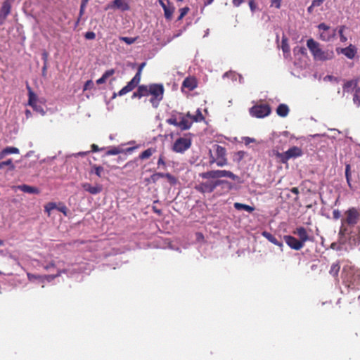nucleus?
Wrapping results in <instances>:
<instances>
[{
  "mask_svg": "<svg viewBox=\"0 0 360 360\" xmlns=\"http://www.w3.org/2000/svg\"><path fill=\"white\" fill-rule=\"evenodd\" d=\"M359 87L358 86V80L357 79H352L349 80L347 82L345 83L343 86V91L349 92L351 89H355Z\"/></svg>",
  "mask_w": 360,
  "mask_h": 360,
  "instance_id": "26",
  "label": "nucleus"
},
{
  "mask_svg": "<svg viewBox=\"0 0 360 360\" xmlns=\"http://www.w3.org/2000/svg\"><path fill=\"white\" fill-rule=\"evenodd\" d=\"M318 28L322 32L329 31L330 27L326 25L325 23H321L319 25Z\"/></svg>",
  "mask_w": 360,
  "mask_h": 360,
  "instance_id": "52",
  "label": "nucleus"
},
{
  "mask_svg": "<svg viewBox=\"0 0 360 360\" xmlns=\"http://www.w3.org/2000/svg\"><path fill=\"white\" fill-rule=\"evenodd\" d=\"M19 153H20V150L18 148L12 147V146L6 147L0 152V160L3 159L7 155L18 154Z\"/></svg>",
  "mask_w": 360,
  "mask_h": 360,
  "instance_id": "19",
  "label": "nucleus"
},
{
  "mask_svg": "<svg viewBox=\"0 0 360 360\" xmlns=\"http://www.w3.org/2000/svg\"><path fill=\"white\" fill-rule=\"evenodd\" d=\"M233 206L234 208L237 210H245L250 213L252 212L255 210L254 207L240 202H235Z\"/></svg>",
  "mask_w": 360,
  "mask_h": 360,
  "instance_id": "25",
  "label": "nucleus"
},
{
  "mask_svg": "<svg viewBox=\"0 0 360 360\" xmlns=\"http://www.w3.org/2000/svg\"><path fill=\"white\" fill-rule=\"evenodd\" d=\"M82 187L84 189V191L89 192L92 195L98 194L103 191V186L99 184L91 186L89 183H84L82 184Z\"/></svg>",
  "mask_w": 360,
  "mask_h": 360,
  "instance_id": "16",
  "label": "nucleus"
},
{
  "mask_svg": "<svg viewBox=\"0 0 360 360\" xmlns=\"http://www.w3.org/2000/svg\"><path fill=\"white\" fill-rule=\"evenodd\" d=\"M325 0H314L312 1V6L314 7H318L322 5V4L324 2Z\"/></svg>",
  "mask_w": 360,
  "mask_h": 360,
  "instance_id": "53",
  "label": "nucleus"
},
{
  "mask_svg": "<svg viewBox=\"0 0 360 360\" xmlns=\"http://www.w3.org/2000/svg\"><path fill=\"white\" fill-rule=\"evenodd\" d=\"M57 205L55 202H50L44 205V211L47 213L48 216L51 215V210L56 209Z\"/></svg>",
  "mask_w": 360,
  "mask_h": 360,
  "instance_id": "33",
  "label": "nucleus"
},
{
  "mask_svg": "<svg viewBox=\"0 0 360 360\" xmlns=\"http://www.w3.org/2000/svg\"><path fill=\"white\" fill-rule=\"evenodd\" d=\"M191 146V140L187 138H179L173 144L172 150L176 153H182Z\"/></svg>",
  "mask_w": 360,
  "mask_h": 360,
  "instance_id": "10",
  "label": "nucleus"
},
{
  "mask_svg": "<svg viewBox=\"0 0 360 360\" xmlns=\"http://www.w3.org/2000/svg\"><path fill=\"white\" fill-rule=\"evenodd\" d=\"M56 210L62 212L65 216L68 215V209L63 203L60 202L58 205H57Z\"/></svg>",
  "mask_w": 360,
  "mask_h": 360,
  "instance_id": "37",
  "label": "nucleus"
},
{
  "mask_svg": "<svg viewBox=\"0 0 360 360\" xmlns=\"http://www.w3.org/2000/svg\"><path fill=\"white\" fill-rule=\"evenodd\" d=\"M345 28H346V27L344 26V25L340 26V28H339L338 32H339V34H340V41L342 42H345L347 40V38L343 34V32H344Z\"/></svg>",
  "mask_w": 360,
  "mask_h": 360,
  "instance_id": "39",
  "label": "nucleus"
},
{
  "mask_svg": "<svg viewBox=\"0 0 360 360\" xmlns=\"http://www.w3.org/2000/svg\"><path fill=\"white\" fill-rule=\"evenodd\" d=\"M3 168L5 166H9V169L11 170H13L15 169V165L13 163L12 159H8L6 161L1 162Z\"/></svg>",
  "mask_w": 360,
  "mask_h": 360,
  "instance_id": "40",
  "label": "nucleus"
},
{
  "mask_svg": "<svg viewBox=\"0 0 360 360\" xmlns=\"http://www.w3.org/2000/svg\"><path fill=\"white\" fill-rule=\"evenodd\" d=\"M340 269V266L338 263H333L329 271V273L333 277H337Z\"/></svg>",
  "mask_w": 360,
  "mask_h": 360,
  "instance_id": "30",
  "label": "nucleus"
},
{
  "mask_svg": "<svg viewBox=\"0 0 360 360\" xmlns=\"http://www.w3.org/2000/svg\"><path fill=\"white\" fill-rule=\"evenodd\" d=\"M18 188L24 193L39 194V191L37 188L29 185L23 184L18 186Z\"/></svg>",
  "mask_w": 360,
  "mask_h": 360,
  "instance_id": "20",
  "label": "nucleus"
},
{
  "mask_svg": "<svg viewBox=\"0 0 360 360\" xmlns=\"http://www.w3.org/2000/svg\"><path fill=\"white\" fill-rule=\"evenodd\" d=\"M167 122L169 124L174 125L177 127L179 126V122L177 121V119L176 117H171V118L167 120Z\"/></svg>",
  "mask_w": 360,
  "mask_h": 360,
  "instance_id": "49",
  "label": "nucleus"
},
{
  "mask_svg": "<svg viewBox=\"0 0 360 360\" xmlns=\"http://www.w3.org/2000/svg\"><path fill=\"white\" fill-rule=\"evenodd\" d=\"M48 53L46 51H44L43 53H42V59L44 60V64L47 65V61H48Z\"/></svg>",
  "mask_w": 360,
  "mask_h": 360,
  "instance_id": "57",
  "label": "nucleus"
},
{
  "mask_svg": "<svg viewBox=\"0 0 360 360\" xmlns=\"http://www.w3.org/2000/svg\"><path fill=\"white\" fill-rule=\"evenodd\" d=\"M281 49L284 53L285 57H288L290 54V46L288 43L287 39H283L281 41Z\"/></svg>",
  "mask_w": 360,
  "mask_h": 360,
  "instance_id": "29",
  "label": "nucleus"
},
{
  "mask_svg": "<svg viewBox=\"0 0 360 360\" xmlns=\"http://www.w3.org/2000/svg\"><path fill=\"white\" fill-rule=\"evenodd\" d=\"M104 171V169L103 167L97 165H93L91 166V173L94 172L96 176L98 177L102 176V174Z\"/></svg>",
  "mask_w": 360,
  "mask_h": 360,
  "instance_id": "31",
  "label": "nucleus"
},
{
  "mask_svg": "<svg viewBox=\"0 0 360 360\" xmlns=\"http://www.w3.org/2000/svg\"><path fill=\"white\" fill-rule=\"evenodd\" d=\"M11 10V3L6 0L4 1L2 6L0 9V25H3L8 15L10 14Z\"/></svg>",
  "mask_w": 360,
  "mask_h": 360,
  "instance_id": "13",
  "label": "nucleus"
},
{
  "mask_svg": "<svg viewBox=\"0 0 360 360\" xmlns=\"http://www.w3.org/2000/svg\"><path fill=\"white\" fill-rule=\"evenodd\" d=\"M188 11H189L188 7H184V8H182L180 9V13L184 15H186L188 13Z\"/></svg>",
  "mask_w": 360,
  "mask_h": 360,
  "instance_id": "59",
  "label": "nucleus"
},
{
  "mask_svg": "<svg viewBox=\"0 0 360 360\" xmlns=\"http://www.w3.org/2000/svg\"><path fill=\"white\" fill-rule=\"evenodd\" d=\"M158 177L156 175V173L153 174V175L150 176V179L151 181L153 182V183H155L157 182V181L158 180Z\"/></svg>",
  "mask_w": 360,
  "mask_h": 360,
  "instance_id": "63",
  "label": "nucleus"
},
{
  "mask_svg": "<svg viewBox=\"0 0 360 360\" xmlns=\"http://www.w3.org/2000/svg\"><path fill=\"white\" fill-rule=\"evenodd\" d=\"M139 158H134L133 160L127 162L124 167L127 169H129L130 170H134L137 168L139 165Z\"/></svg>",
  "mask_w": 360,
  "mask_h": 360,
  "instance_id": "28",
  "label": "nucleus"
},
{
  "mask_svg": "<svg viewBox=\"0 0 360 360\" xmlns=\"http://www.w3.org/2000/svg\"><path fill=\"white\" fill-rule=\"evenodd\" d=\"M108 8H117L122 11L129 10L130 7L127 2L124 0H114L111 5L108 6Z\"/></svg>",
  "mask_w": 360,
  "mask_h": 360,
  "instance_id": "17",
  "label": "nucleus"
},
{
  "mask_svg": "<svg viewBox=\"0 0 360 360\" xmlns=\"http://www.w3.org/2000/svg\"><path fill=\"white\" fill-rule=\"evenodd\" d=\"M199 176L203 179H219L223 177H228L233 181H239L238 176L229 170H210L199 174Z\"/></svg>",
  "mask_w": 360,
  "mask_h": 360,
  "instance_id": "5",
  "label": "nucleus"
},
{
  "mask_svg": "<svg viewBox=\"0 0 360 360\" xmlns=\"http://www.w3.org/2000/svg\"><path fill=\"white\" fill-rule=\"evenodd\" d=\"M348 226L347 224H343L341 221V226L339 231V235L340 236H346L350 234L351 231L348 229Z\"/></svg>",
  "mask_w": 360,
  "mask_h": 360,
  "instance_id": "34",
  "label": "nucleus"
},
{
  "mask_svg": "<svg viewBox=\"0 0 360 360\" xmlns=\"http://www.w3.org/2000/svg\"><path fill=\"white\" fill-rule=\"evenodd\" d=\"M345 217L342 219L343 224L354 226L360 219V213L356 207H350L344 213Z\"/></svg>",
  "mask_w": 360,
  "mask_h": 360,
  "instance_id": "7",
  "label": "nucleus"
},
{
  "mask_svg": "<svg viewBox=\"0 0 360 360\" xmlns=\"http://www.w3.org/2000/svg\"><path fill=\"white\" fill-rule=\"evenodd\" d=\"M91 148L92 152H98V151L102 150L103 149V148H99L98 146L94 143L91 146Z\"/></svg>",
  "mask_w": 360,
  "mask_h": 360,
  "instance_id": "56",
  "label": "nucleus"
},
{
  "mask_svg": "<svg viewBox=\"0 0 360 360\" xmlns=\"http://www.w3.org/2000/svg\"><path fill=\"white\" fill-rule=\"evenodd\" d=\"M115 72V70L114 69H110L104 72V74L102 75L105 79H108L110 76L113 75Z\"/></svg>",
  "mask_w": 360,
  "mask_h": 360,
  "instance_id": "46",
  "label": "nucleus"
},
{
  "mask_svg": "<svg viewBox=\"0 0 360 360\" xmlns=\"http://www.w3.org/2000/svg\"><path fill=\"white\" fill-rule=\"evenodd\" d=\"M307 45L316 60L324 61L334 58V52L332 49H321L320 44L313 39H308Z\"/></svg>",
  "mask_w": 360,
  "mask_h": 360,
  "instance_id": "2",
  "label": "nucleus"
},
{
  "mask_svg": "<svg viewBox=\"0 0 360 360\" xmlns=\"http://www.w3.org/2000/svg\"><path fill=\"white\" fill-rule=\"evenodd\" d=\"M137 90L131 96L132 98H141L150 96L149 100L153 107L157 108L163 99L165 88L162 84H150L137 86Z\"/></svg>",
  "mask_w": 360,
  "mask_h": 360,
  "instance_id": "1",
  "label": "nucleus"
},
{
  "mask_svg": "<svg viewBox=\"0 0 360 360\" xmlns=\"http://www.w3.org/2000/svg\"><path fill=\"white\" fill-rule=\"evenodd\" d=\"M282 0H271V6H274L279 9L281 6Z\"/></svg>",
  "mask_w": 360,
  "mask_h": 360,
  "instance_id": "50",
  "label": "nucleus"
},
{
  "mask_svg": "<svg viewBox=\"0 0 360 360\" xmlns=\"http://www.w3.org/2000/svg\"><path fill=\"white\" fill-rule=\"evenodd\" d=\"M289 108L286 104H280L277 109H276V113L278 116L285 117H286L289 113Z\"/></svg>",
  "mask_w": 360,
  "mask_h": 360,
  "instance_id": "24",
  "label": "nucleus"
},
{
  "mask_svg": "<svg viewBox=\"0 0 360 360\" xmlns=\"http://www.w3.org/2000/svg\"><path fill=\"white\" fill-rule=\"evenodd\" d=\"M353 102L357 106H360V87H357L355 89L353 96Z\"/></svg>",
  "mask_w": 360,
  "mask_h": 360,
  "instance_id": "32",
  "label": "nucleus"
},
{
  "mask_svg": "<svg viewBox=\"0 0 360 360\" xmlns=\"http://www.w3.org/2000/svg\"><path fill=\"white\" fill-rule=\"evenodd\" d=\"M32 108H33V110L34 111H36L37 112L40 113L42 115H44L45 113H46V112L44 110L43 107L41 105H40L36 104L35 105L32 106Z\"/></svg>",
  "mask_w": 360,
  "mask_h": 360,
  "instance_id": "42",
  "label": "nucleus"
},
{
  "mask_svg": "<svg viewBox=\"0 0 360 360\" xmlns=\"http://www.w3.org/2000/svg\"><path fill=\"white\" fill-rule=\"evenodd\" d=\"M249 6L250 10L254 12L257 8V5L255 2V0H249Z\"/></svg>",
  "mask_w": 360,
  "mask_h": 360,
  "instance_id": "54",
  "label": "nucleus"
},
{
  "mask_svg": "<svg viewBox=\"0 0 360 360\" xmlns=\"http://www.w3.org/2000/svg\"><path fill=\"white\" fill-rule=\"evenodd\" d=\"M198 86V82L195 77H188L184 79L181 89H187L188 91H193Z\"/></svg>",
  "mask_w": 360,
  "mask_h": 360,
  "instance_id": "15",
  "label": "nucleus"
},
{
  "mask_svg": "<svg viewBox=\"0 0 360 360\" xmlns=\"http://www.w3.org/2000/svg\"><path fill=\"white\" fill-rule=\"evenodd\" d=\"M243 1L244 0H233L232 3L234 6L238 7L243 2Z\"/></svg>",
  "mask_w": 360,
  "mask_h": 360,
  "instance_id": "58",
  "label": "nucleus"
},
{
  "mask_svg": "<svg viewBox=\"0 0 360 360\" xmlns=\"http://www.w3.org/2000/svg\"><path fill=\"white\" fill-rule=\"evenodd\" d=\"M204 120V117L201 112V111L198 109L196 111V115H193V122H200Z\"/></svg>",
  "mask_w": 360,
  "mask_h": 360,
  "instance_id": "38",
  "label": "nucleus"
},
{
  "mask_svg": "<svg viewBox=\"0 0 360 360\" xmlns=\"http://www.w3.org/2000/svg\"><path fill=\"white\" fill-rule=\"evenodd\" d=\"M283 238L286 244L291 249H293L295 250H300L304 246L302 241H300L299 239H297L294 236H284Z\"/></svg>",
  "mask_w": 360,
  "mask_h": 360,
  "instance_id": "12",
  "label": "nucleus"
},
{
  "mask_svg": "<svg viewBox=\"0 0 360 360\" xmlns=\"http://www.w3.org/2000/svg\"><path fill=\"white\" fill-rule=\"evenodd\" d=\"M229 182L226 180H210L205 182H200L198 184H196L194 188L199 193L205 194V193H212L215 188L221 186L222 184H228Z\"/></svg>",
  "mask_w": 360,
  "mask_h": 360,
  "instance_id": "6",
  "label": "nucleus"
},
{
  "mask_svg": "<svg viewBox=\"0 0 360 360\" xmlns=\"http://www.w3.org/2000/svg\"><path fill=\"white\" fill-rule=\"evenodd\" d=\"M158 167L162 166L163 168L166 167V163L165 161V158L162 155H160L158 160Z\"/></svg>",
  "mask_w": 360,
  "mask_h": 360,
  "instance_id": "48",
  "label": "nucleus"
},
{
  "mask_svg": "<svg viewBox=\"0 0 360 360\" xmlns=\"http://www.w3.org/2000/svg\"><path fill=\"white\" fill-rule=\"evenodd\" d=\"M94 84L92 82V80H87L84 84L83 90L86 91L88 89H92L94 87Z\"/></svg>",
  "mask_w": 360,
  "mask_h": 360,
  "instance_id": "44",
  "label": "nucleus"
},
{
  "mask_svg": "<svg viewBox=\"0 0 360 360\" xmlns=\"http://www.w3.org/2000/svg\"><path fill=\"white\" fill-rule=\"evenodd\" d=\"M262 235L267 239L269 242L271 243L282 248L283 247V243L280 240H278L274 235H272L271 233L268 231H263L262 233Z\"/></svg>",
  "mask_w": 360,
  "mask_h": 360,
  "instance_id": "18",
  "label": "nucleus"
},
{
  "mask_svg": "<svg viewBox=\"0 0 360 360\" xmlns=\"http://www.w3.org/2000/svg\"><path fill=\"white\" fill-rule=\"evenodd\" d=\"M165 178L172 186L176 185L178 182V179L169 173H166Z\"/></svg>",
  "mask_w": 360,
  "mask_h": 360,
  "instance_id": "36",
  "label": "nucleus"
},
{
  "mask_svg": "<svg viewBox=\"0 0 360 360\" xmlns=\"http://www.w3.org/2000/svg\"><path fill=\"white\" fill-rule=\"evenodd\" d=\"M349 170H350V165H346V168H345V176H346L347 181L349 186H350V172H349Z\"/></svg>",
  "mask_w": 360,
  "mask_h": 360,
  "instance_id": "43",
  "label": "nucleus"
},
{
  "mask_svg": "<svg viewBox=\"0 0 360 360\" xmlns=\"http://www.w3.org/2000/svg\"><path fill=\"white\" fill-rule=\"evenodd\" d=\"M120 153V150L117 148H113L106 152L107 155H117Z\"/></svg>",
  "mask_w": 360,
  "mask_h": 360,
  "instance_id": "45",
  "label": "nucleus"
},
{
  "mask_svg": "<svg viewBox=\"0 0 360 360\" xmlns=\"http://www.w3.org/2000/svg\"><path fill=\"white\" fill-rule=\"evenodd\" d=\"M25 117L27 119H29L32 117V112L30 110L26 109L25 111Z\"/></svg>",
  "mask_w": 360,
  "mask_h": 360,
  "instance_id": "64",
  "label": "nucleus"
},
{
  "mask_svg": "<svg viewBox=\"0 0 360 360\" xmlns=\"http://www.w3.org/2000/svg\"><path fill=\"white\" fill-rule=\"evenodd\" d=\"M294 51L302 55L306 54V49L303 46H297L294 49Z\"/></svg>",
  "mask_w": 360,
  "mask_h": 360,
  "instance_id": "47",
  "label": "nucleus"
},
{
  "mask_svg": "<svg viewBox=\"0 0 360 360\" xmlns=\"http://www.w3.org/2000/svg\"><path fill=\"white\" fill-rule=\"evenodd\" d=\"M86 6V4H84L83 2L81 3L80 10H79V15H82L84 13V11Z\"/></svg>",
  "mask_w": 360,
  "mask_h": 360,
  "instance_id": "61",
  "label": "nucleus"
},
{
  "mask_svg": "<svg viewBox=\"0 0 360 360\" xmlns=\"http://www.w3.org/2000/svg\"><path fill=\"white\" fill-rule=\"evenodd\" d=\"M333 217L335 219H338L341 217V213L338 210H335L333 212Z\"/></svg>",
  "mask_w": 360,
  "mask_h": 360,
  "instance_id": "55",
  "label": "nucleus"
},
{
  "mask_svg": "<svg viewBox=\"0 0 360 360\" xmlns=\"http://www.w3.org/2000/svg\"><path fill=\"white\" fill-rule=\"evenodd\" d=\"M249 112L250 115L252 117L257 118H263L268 116L271 113V109L268 104H259L255 105L250 108Z\"/></svg>",
  "mask_w": 360,
  "mask_h": 360,
  "instance_id": "8",
  "label": "nucleus"
},
{
  "mask_svg": "<svg viewBox=\"0 0 360 360\" xmlns=\"http://www.w3.org/2000/svg\"><path fill=\"white\" fill-rule=\"evenodd\" d=\"M336 51L338 53L344 54L349 59H353L356 54V49L352 44L346 48L337 49Z\"/></svg>",
  "mask_w": 360,
  "mask_h": 360,
  "instance_id": "14",
  "label": "nucleus"
},
{
  "mask_svg": "<svg viewBox=\"0 0 360 360\" xmlns=\"http://www.w3.org/2000/svg\"><path fill=\"white\" fill-rule=\"evenodd\" d=\"M335 29L333 30L329 29V31H324L321 32L320 39L323 41H328L335 36Z\"/></svg>",
  "mask_w": 360,
  "mask_h": 360,
  "instance_id": "21",
  "label": "nucleus"
},
{
  "mask_svg": "<svg viewBox=\"0 0 360 360\" xmlns=\"http://www.w3.org/2000/svg\"><path fill=\"white\" fill-rule=\"evenodd\" d=\"M193 121L187 119L186 117H182L181 120L179 122L178 127L181 130H187L192 126Z\"/></svg>",
  "mask_w": 360,
  "mask_h": 360,
  "instance_id": "22",
  "label": "nucleus"
},
{
  "mask_svg": "<svg viewBox=\"0 0 360 360\" xmlns=\"http://www.w3.org/2000/svg\"><path fill=\"white\" fill-rule=\"evenodd\" d=\"M105 81H106V79H105V78L102 76L101 78H99V79H98L96 80V84H102L105 83Z\"/></svg>",
  "mask_w": 360,
  "mask_h": 360,
  "instance_id": "62",
  "label": "nucleus"
},
{
  "mask_svg": "<svg viewBox=\"0 0 360 360\" xmlns=\"http://www.w3.org/2000/svg\"><path fill=\"white\" fill-rule=\"evenodd\" d=\"M293 233L299 237V240L302 241L304 245L306 242H312L314 240V237L312 235L310 236L304 227H298L295 229V231H294Z\"/></svg>",
  "mask_w": 360,
  "mask_h": 360,
  "instance_id": "11",
  "label": "nucleus"
},
{
  "mask_svg": "<svg viewBox=\"0 0 360 360\" xmlns=\"http://www.w3.org/2000/svg\"><path fill=\"white\" fill-rule=\"evenodd\" d=\"M84 37L86 39H94L96 38V34L94 32H87L85 33Z\"/></svg>",
  "mask_w": 360,
  "mask_h": 360,
  "instance_id": "51",
  "label": "nucleus"
},
{
  "mask_svg": "<svg viewBox=\"0 0 360 360\" xmlns=\"http://www.w3.org/2000/svg\"><path fill=\"white\" fill-rule=\"evenodd\" d=\"M146 63L143 62L141 63L139 66L137 72L134 75V77L124 86L122 89H120L117 94L114 93L112 98H115L117 96H122L131 91H132L141 82V72L143 68L145 67Z\"/></svg>",
  "mask_w": 360,
  "mask_h": 360,
  "instance_id": "4",
  "label": "nucleus"
},
{
  "mask_svg": "<svg viewBox=\"0 0 360 360\" xmlns=\"http://www.w3.org/2000/svg\"><path fill=\"white\" fill-rule=\"evenodd\" d=\"M155 152V148H149L146 150L143 151L137 158H139V160L148 159Z\"/></svg>",
  "mask_w": 360,
  "mask_h": 360,
  "instance_id": "27",
  "label": "nucleus"
},
{
  "mask_svg": "<svg viewBox=\"0 0 360 360\" xmlns=\"http://www.w3.org/2000/svg\"><path fill=\"white\" fill-rule=\"evenodd\" d=\"M213 148L214 154L212 153L211 150L209 151V165L212 166L214 163L220 167L227 165L228 159L226 148L218 144L214 145Z\"/></svg>",
  "mask_w": 360,
  "mask_h": 360,
  "instance_id": "3",
  "label": "nucleus"
},
{
  "mask_svg": "<svg viewBox=\"0 0 360 360\" xmlns=\"http://www.w3.org/2000/svg\"><path fill=\"white\" fill-rule=\"evenodd\" d=\"M54 267H55V264L53 262H51L49 263L48 264H46V266H44V269L46 270H49L51 268H54Z\"/></svg>",
  "mask_w": 360,
  "mask_h": 360,
  "instance_id": "60",
  "label": "nucleus"
},
{
  "mask_svg": "<svg viewBox=\"0 0 360 360\" xmlns=\"http://www.w3.org/2000/svg\"><path fill=\"white\" fill-rule=\"evenodd\" d=\"M27 89L28 90V103L27 105L32 107L37 104V95L33 92L31 87L27 85Z\"/></svg>",
  "mask_w": 360,
  "mask_h": 360,
  "instance_id": "23",
  "label": "nucleus"
},
{
  "mask_svg": "<svg viewBox=\"0 0 360 360\" xmlns=\"http://www.w3.org/2000/svg\"><path fill=\"white\" fill-rule=\"evenodd\" d=\"M136 38L133 37H120V40L124 41L127 44H132L136 41Z\"/></svg>",
  "mask_w": 360,
  "mask_h": 360,
  "instance_id": "41",
  "label": "nucleus"
},
{
  "mask_svg": "<svg viewBox=\"0 0 360 360\" xmlns=\"http://www.w3.org/2000/svg\"><path fill=\"white\" fill-rule=\"evenodd\" d=\"M174 7H167L164 9L165 17L167 20H171L174 12Z\"/></svg>",
  "mask_w": 360,
  "mask_h": 360,
  "instance_id": "35",
  "label": "nucleus"
},
{
  "mask_svg": "<svg viewBox=\"0 0 360 360\" xmlns=\"http://www.w3.org/2000/svg\"><path fill=\"white\" fill-rule=\"evenodd\" d=\"M303 154L302 150L297 147L293 146L289 148L284 153H278L277 156L280 158L283 163H286L291 158H296L302 156Z\"/></svg>",
  "mask_w": 360,
  "mask_h": 360,
  "instance_id": "9",
  "label": "nucleus"
}]
</instances>
